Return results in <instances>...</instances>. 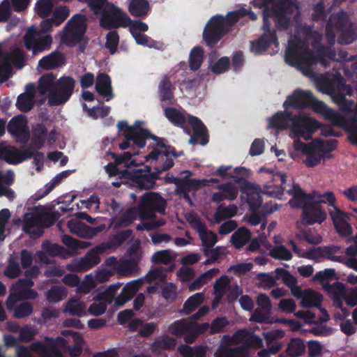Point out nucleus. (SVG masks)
Instances as JSON below:
<instances>
[{"mask_svg":"<svg viewBox=\"0 0 357 357\" xmlns=\"http://www.w3.org/2000/svg\"><path fill=\"white\" fill-rule=\"evenodd\" d=\"M266 190H262L259 185L247 181V205L249 206L252 214L247 218V223L252 226L259 225L262 220H266V215L277 211L279 206L271 202L266 203L261 209V213L257 211L261 206L263 199L261 195H267L270 197L280 198L284 194V188L282 186H272L265 185Z\"/></svg>","mask_w":357,"mask_h":357,"instance_id":"obj_1","label":"nucleus"},{"mask_svg":"<svg viewBox=\"0 0 357 357\" xmlns=\"http://www.w3.org/2000/svg\"><path fill=\"white\" fill-rule=\"evenodd\" d=\"M284 60L289 66L296 67L305 76L312 77L314 75V66L318 62V57L309 47L308 41L300 37L290 38L285 50Z\"/></svg>","mask_w":357,"mask_h":357,"instance_id":"obj_2","label":"nucleus"},{"mask_svg":"<svg viewBox=\"0 0 357 357\" xmlns=\"http://www.w3.org/2000/svg\"><path fill=\"white\" fill-rule=\"evenodd\" d=\"M245 16L244 8L229 12L225 16L220 14L212 16L203 31V40L206 45L213 48L232 29L235 24Z\"/></svg>","mask_w":357,"mask_h":357,"instance_id":"obj_3","label":"nucleus"},{"mask_svg":"<svg viewBox=\"0 0 357 357\" xmlns=\"http://www.w3.org/2000/svg\"><path fill=\"white\" fill-rule=\"evenodd\" d=\"M142 284L141 280H132L128 282L121 289L120 294L115 298L117 291L120 289L122 284L116 282L109 285L102 292L98 294V300L105 301L111 304L114 301L115 305L123 306L126 302L130 301L138 291Z\"/></svg>","mask_w":357,"mask_h":357,"instance_id":"obj_4","label":"nucleus"},{"mask_svg":"<svg viewBox=\"0 0 357 357\" xmlns=\"http://www.w3.org/2000/svg\"><path fill=\"white\" fill-rule=\"evenodd\" d=\"M137 206L139 219L153 220L156 218L157 213L165 214L167 201L158 192L149 191L140 197Z\"/></svg>","mask_w":357,"mask_h":357,"instance_id":"obj_5","label":"nucleus"},{"mask_svg":"<svg viewBox=\"0 0 357 357\" xmlns=\"http://www.w3.org/2000/svg\"><path fill=\"white\" fill-rule=\"evenodd\" d=\"M223 342L215 352V357H245V328L232 337L225 335Z\"/></svg>","mask_w":357,"mask_h":357,"instance_id":"obj_6","label":"nucleus"},{"mask_svg":"<svg viewBox=\"0 0 357 357\" xmlns=\"http://www.w3.org/2000/svg\"><path fill=\"white\" fill-rule=\"evenodd\" d=\"M75 80L70 76L63 75L56 80L52 92L48 96L50 106H59L66 103L72 96Z\"/></svg>","mask_w":357,"mask_h":357,"instance_id":"obj_7","label":"nucleus"},{"mask_svg":"<svg viewBox=\"0 0 357 357\" xmlns=\"http://www.w3.org/2000/svg\"><path fill=\"white\" fill-rule=\"evenodd\" d=\"M131 22L128 14L114 3H108V8L104 10L100 18V25L105 30H112L119 27H127Z\"/></svg>","mask_w":357,"mask_h":357,"instance_id":"obj_8","label":"nucleus"},{"mask_svg":"<svg viewBox=\"0 0 357 357\" xmlns=\"http://www.w3.org/2000/svg\"><path fill=\"white\" fill-rule=\"evenodd\" d=\"M25 48L31 51L32 56H37L51 49L52 37L43 34L40 31L31 27L28 29L24 37Z\"/></svg>","mask_w":357,"mask_h":357,"instance_id":"obj_9","label":"nucleus"},{"mask_svg":"<svg viewBox=\"0 0 357 357\" xmlns=\"http://www.w3.org/2000/svg\"><path fill=\"white\" fill-rule=\"evenodd\" d=\"M151 167L145 165L144 169L137 168L132 171L124 169L122 175L132 180L133 184L139 189H151L155 185L156 180L160 178V174L156 172H151Z\"/></svg>","mask_w":357,"mask_h":357,"instance_id":"obj_10","label":"nucleus"},{"mask_svg":"<svg viewBox=\"0 0 357 357\" xmlns=\"http://www.w3.org/2000/svg\"><path fill=\"white\" fill-rule=\"evenodd\" d=\"M321 91L328 95L344 94L351 96L354 90L350 85H347L345 79L339 72H335L332 78L323 77L319 82Z\"/></svg>","mask_w":357,"mask_h":357,"instance_id":"obj_11","label":"nucleus"},{"mask_svg":"<svg viewBox=\"0 0 357 357\" xmlns=\"http://www.w3.org/2000/svg\"><path fill=\"white\" fill-rule=\"evenodd\" d=\"M319 128V123L315 119L303 115L293 116L291 130L295 136L310 139L311 135Z\"/></svg>","mask_w":357,"mask_h":357,"instance_id":"obj_12","label":"nucleus"},{"mask_svg":"<svg viewBox=\"0 0 357 357\" xmlns=\"http://www.w3.org/2000/svg\"><path fill=\"white\" fill-rule=\"evenodd\" d=\"M317 100L312 91L297 89L287 98V100L283 103V107L286 109L289 108L297 109H314Z\"/></svg>","mask_w":357,"mask_h":357,"instance_id":"obj_13","label":"nucleus"},{"mask_svg":"<svg viewBox=\"0 0 357 357\" xmlns=\"http://www.w3.org/2000/svg\"><path fill=\"white\" fill-rule=\"evenodd\" d=\"M7 130L19 143L26 144L30 139L28 120L23 114L13 117L8 123Z\"/></svg>","mask_w":357,"mask_h":357,"instance_id":"obj_14","label":"nucleus"},{"mask_svg":"<svg viewBox=\"0 0 357 357\" xmlns=\"http://www.w3.org/2000/svg\"><path fill=\"white\" fill-rule=\"evenodd\" d=\"M325 200H313L307 204L302 211L301 218L304 224L312 225L315 223H322L326 219V213L322 209L321 204H325Z\"/></svg>","mask_w":357,"mask_h":357,"instance_id":"obj_15","label":"nucleus"},{"mask_svg":"<svg viewBox=\"0 0 357 357\" xmlns=\"http://www.w3.org/2000/svg\"><path fill=\"white\" fill-rule=\"evenodd\" d=\"M84 20V15L75 14L68 22L67 24H72V29L63 38L64 43L69 47H74L80 43L85 33V28L81 27V24Z\"/></svg>","mask_w":357,"mask_h":357,"instance_id":"obj_16","label":"nucleus"},{"mask_svg":"<svg viewBox=\"0 0 357 357\" xmlns=\"http://www.w3.org/2000/svg\"><path fill=\"white\" fill-rule=\"evenodd\" d=\"M188 122L191 126L193 131L189 139V144L206 145L209 142V135L206 126L202 120L197 116L188 114Z\"/></svg>","mask_w":357,"mask_h":357,"instance_id":"obj_17","label":"nucleus"},{"mask_svg":"<svg viewBox=\"0 0 357 357\" xmlns=\"http://www.w3.org/2000/svg\"><path fill=\"white\" fill-rule=\"evenodd\" d=\"M109 248V245L102 243L93 248L84 258L77 264V268L80 271H87L100 262V255L105 253Z\"/></svg>","mask_w":357,"mask_h":357,"instance_id":"obj_18","label":"nucleus"},{"mask_svg":"<svg viewBox=\"0 0 357 357\" xmlns=\"http://www.w3.org/2000/svg\"><path fill=\"white\" fill-rule=\"evenodd\" d=\"M231 168V166L230 165H221L216 170V174L222 178L227 176L233 178L235 183L239 184L240 190L241 192V202H243V199H245V178L243 176L245 174V167H236L234 170V174L231 173H227V172L230 170Z\"/></svg>","mask_w":357,"mask_h":357,"instance_id":"obj_19","label":"nucleus"},{"mask_svg":"<svg viewBox=\"0 0 357 357\" xmlns=\"http://www.w3.org/2000/svg\"><path fill=\"white\" fill-rule=\"evenodd\" d=\"M287 192L292 196L289 204L294 208L303 210L314 199V194L306 193L298 184H294L292 188Z\"/></svg>","mask_w":357,"mask_h":357,"instance_id":"obj_20","label":"nucleus"},{"mask_svg":"<svg viewBox=\"0 0 357 357\" xmlns=\"http://www.w3.org/2000/svg\"><path fill=\"white\" fill-rule=\"evenodd\" d=\"M191 226L197 230L202 241L203 246L206 248H212L217 242V235L213 232H207L206 225L201 220L199 216L193 215L189 220Z\"/></svg>","mask_w":357,"mask_h":357,"instance_id":"obj_21","label":"nucleus"},{"mask_svg":"<svg viewBox=\"0 0 357 357\" xmlns=\"http://www.w3.org/2000/svg\"><path fill=\"white\" fill-rule=\"evenodd\" d=\"M146 161H155V170L160 174L162 172L169 170L174 165L172 157L168 156L158 148L153 149L145 157Z\"/></svg>","mask_w":357,"mask_h":357,"instance_id":"obj_22","label":"nucleus"},{"mask_svg":"<svg viewBox=\"0 0 357 357\" xmlns=\"http://www.w3.org/2000/svg\"><path fill=\"white\" fill-rule=\"evenodd\" d=\"M331 218L333 220L335 229L339 234L347 236L351 233V227L346 221L347 215L337 206H334V211L329 212Z\"/></svg>","mask_w":357,"mask_h":357,"instance_id":"obj_23","label":"nucleus"},{"mask_svg":"<svg viewBox=\"0 0 357 357\" xmlns=\"http://www.w3.org/2000/svg\"><path fill=\"white\" fill-rule=\"evenodd\" d=\"M293 115L285 109L284 112H278L268 119V126L279 130H284L291 126Z\"/></svg>","mask_w":357,"mask_h":357,"instance_id":"obj_24","label":"nucleus"},{"mask_svg":"<svg viewBox=\"0 0 357 357\" xmlns=\"http://www.w3.org/2000/svg\"><path fill=\"white\" fill-rule=\"evenodd\" d=\"M166 118L174 126L182 128L185 133L191 135V129L186 124L187 119L184 114L175 107H168L165 109Z\"/></svg>","mask_w":357,"mask_h":357,"instance_id":"obj_25","label":"nucleus"},{"mask_svg":"<svg viewBox=\"0 0 357 357\" xmlns=\"http://www.w3.org/2000/svg\"><path fill=\"white\" fill-rule=\"evenodd\" d=\"M159 94L162 102L167 105L174 104V91L175 87L172 84L170 78L167 75H165L158 86Z\"/></svg>","mask_w":357,"mask_h":357,"instance_id":"obj_26","label":"nucleus"},{"mask_svg":"<svg viewBox=\"0 0 357 357\" xmlns=\"http://www.w3.org/2000/svg\"><path fill=\"white\" fill-rule=\"evenodd\" d=\"M96 90L100 96L106 98L107 101L114 98L112 81L108 75L104 73L98 74L96 79Z\"/></svg>","mask_w":357,"mask_h":357,"instance_id":"obj_27","label":"nucleus"},{"mask_svg":"<svg viewBox=\"0 0 357 357\" xmlns=\"http://www.w3.org/2000/svg\"><path fill=\"white\" fill-rule=\"evenodd\" d=\"M151 132L146 128H139L137 130L136 128L130 129L124 135L125 139L131 140L135 145L138 148H144L146 145V140L151 139Z\"/></svg>","mask_w":357,"mask_h":357,"instance_id":"obj_28","label":"nucleus"},{"mask_svg":"<svg viewBox=\"0 0 357 357\" xmlns=\"http://www.w3.org/2000/svg\"><path fill=\"white\" fill-rule=\"evenodd\" d=\"M263 335L266 341L267 349L269 350L271 354H277L282 347V344L278 340L284 337V331L282 330L267 331L263 332Z\"/></svg>","mask_w":357,"mask_h":357,"instance_id":"obj_29","label":"nucleus"},{"mask_svg":"<svg viewBox=\"0 0 357 357\" xmlns=\"http://www.w3.org/2000/svg\"><path fill=\"white\" fill-rule=\"evenodd\" d=\"M32 132L31 144L36 150H40L45 145L47 137V129L43 123H38L33 126Z\"/></svg>","mask_w":357,"mask_h":357,"instance_id":"obj_30","label":"nucleus"},{"mask_svg":"<svg viewBox=\"0 0 357 357\" xmlns=\"http://www.w3.org/2000/svg\"><path fill=\"white\" fill-rule=\"evenodd\" d=\"M63 56L61 52L54 51L40 59L38 61V66L42 69L45 70L54 69L61 66L63 63Z\"/></svg>","mask_w":357,"mask_h":357,"instance_id":"obj_31","label":"nucleus"},{"mask_svg":"<svg viewBox=\"0 0 357 357\" xmlns=\"http://www.w3.org/2000/svg\"><path fill=\"white\" fill-rule=\"evenodd\" d=\"M150 10V5L147 0H131L128 6V11L136 17L145 18Z\"/></svg>","mask_w":357,"mask_h":357,"instance_id":"obj_32","label":"nucleus"},{"mask_svg":"<svg viewBox=\"0 0 357 357\" xmlns=\"http://www.w3.org/2000/svg\"><path fill=\"white\" fill-rule=\"evenodd\" d=\"M56 76L52 73L42 75L38 81V90L40 95L51 94L56 83Z\"/></svg>","mask_w":357,"mask_h":357,"instance_id":"obj_33","label":"nucleus"},{"mask_svg":"<svg viewBox=\"0 0 357 357\" xmlns=\"http://www.w3.org/2000/svg\"><path fill=\"white\" fill-rule=\"evenodd\" d=\"M237 213V207L234 204L229 206H223L220 204L218 206L214 214V220L215 223H220L222 221L232 218Z\"/></svg>","mask_w":357,"mask_h":357,"instance_id":"obj_34","label":"nucleus"},{"mask_svg":"<svg viewBox=\"0 0 357 357\" xmlns=\"http://www.w3.org/2000/svg\"><path fill=\"white\" fill-rule=\"evenodd\" d=\"M305 351V344L301 338H291L289 342L286 354L291 357H298L302 356Z\"/></svg>","mask_w":357,"mask_h":357,"instance_id":"obj_35","label":"nucleus"},{"mask_svg":"<svg viewBox=\"0 0 357 357\" xmlns=\"http://www.w3.org/2000/svg\"><path fill=\"white\" fill-rule=\"evenodd\" d=\"M31 348L33 351H40L47 357H64L61 351L54 344H52L50 348L48 349L44 343L36 342L31 345Z\"/></svg>","mask_w":357,"mask_h":357,"instance_id":"obj_36","label":"nucleus"},{"mask_svg":"<svg viewBox=\"0 0 357 357\" xmlns=\"http://www.w3.org/2000/svg\"><path fill=\"white\" fill-rule=\"evenodd\" d=\"M328 22H331V24L336 29L337 31H339L352 24L349 16L344 12L332 14Z\"/></svg>","mask_w":357,"mask_h":357,"instance_id":"obj_37","label":"nucleus"},{"mask_svg":"<svg viewBox=\"0 0 357 357\" xmlns=\"http://www.w3.org/2000/svg\"><path fill=\"white\" fill-rule=\"evenodd\" d=\"M200 185V181L197 179H190L188 176L180 178L177 183L178 190L183 194L184 197L190 201L188 192L192 189H197Z\"/></svg>","mask_w":357,"mask_h":357,"instance_id":"obj_38","label":"nucleus"},{"mask_svg":"<svg viewBox=\"0 0 357 357\" xmlns=\"http://www.w3.org/2000/svg\"><path fill=\"white\" fill-rule=\"evenodd\" d=\"M204 300V294L202 292L196 293L192 296L189 297L184 303L183 306L182 312L185 314H190L195 310V309L200 305Z\"/></svg>","mask_w":357,"mask_h":357,"instance_id":"obj_39","label":"nucleus"},{"mask_svg":"<svg viewBox=\"0 0 357 357\" xmlns=\"http://www.w3.org/2000/svg\"><path fill=\"white\" fill-rule=\"evenodd\" d=\"M322 301V296L319 293L312 289H307L301 304L304 307H319L321 305Z\"/></svg>","mask_w":357,"mask_h":357,"instance_id":"obj_40","label":"nucleus"},{"mask_svg":"<svg viewBox=\"0 0 357 357\" xmlns=\"http://www.w3.org/2000/svg\"><path fill=\"white\" fill-rule=\"evenodd\" d=\"M204 60V50L200 46L194 47L189 56V66L191 70H197Z\"/></svg>","mask_w":357,"mask_h":357,"instance_id":"obj_41","label":"nucleus"},{"mask_svg":"<svg viewBox=\"0 0 357 357\" xmlns=\"http://www.w3.org/2000/svg\"><path fill=\"white\" fill-rule=\"evenodd\" d=\"M176 344V342L174 337H167L162 340H157L154 341L151 346V349L153 353L160 354L162 349H173Z\"/></svg>","mask_w":357,"mask_h":357,"instance_id":"obj_42","label":"nucleus"},{"mask_svg":"<svg viewBox=\"0 0 357 357\" xmlns=\"http://www.w3.org/2000/svg\"><path fill=\"white\" fill-rule=\"evenodd\" d=\"M340 31V34L337 38V43L341 45L351 44L357 38V31L353 24Z\"/></svg>","mask_w":357,"mask_h":357,"instance_id":"obj_43","label":"nucleus"},{"mask_svg":"<svg viewBox=\"0 0 357 357\" xmlns=\"http://www.w3.org/2000/svg\"><path fill=\"white\" fill-rule=\"evenodd\" d=\"M35 105V98L27 93H21L18 96L16 102L17 108L24 113L32 109Z\"/></svg>","mask_w":357,"mask_h":357,"instance_id":"obj_44","label":"nucleus"},{"mask_svg":"<svg viewBox=\"0 0 357 357\" xmlns=\"http://www.w3.org/2000/svg\"><path fill=\"white\" fill-rule=\"evenodd\" d=\"M137 216L139 217L138 206L130 207L123 213L118 220L117 225L121 227H128L137 219Z\"/></svg>","mask_w":357,"mask_h":357,"instance_id":"obj_45","label":"nucleus"},{"mask_svg":"<svg viewBox=\"0 0 357 357\" xmlns=\"http://www.w3.org/2000/svg\"><path fill=\"white\" fill-rule=\"evenodd\" d=\"M22 273L19 263L16 261L13 255H11L8 259V263L6 267L3 274L10 279H15Z\"/></svg>","mask_w":357,"mask_h":357,"instance_id":"obj_46","label":"nucleus"},{"mask_svg":"<svg viewBox=\"0 0 357 357\" xmlns=\"http://www.w3.org/2000/svg\"><path fill=\"white\" fill-rule=\"evenodd\" d=\"M137 264L133 259H126L117 265L116 271L119 275L126 276L131 275L137 269Z\"/></svg>","mask_w":357,"mask_h":357,"instance_id":"obj_47","label":"nucleus"},{"mask_svg":"<svg viewBox=\"0 0 357 357\" xmlns=\"http://www.w3.org/2000/svg\"><path fill=\"white\" fill-rule=\"evenodd\" d=\"M152 262L154 264H169L174 260L172 251L167 249L155 252L152 257Z\"/></svg>","mask_w":357,"mask_h":357,"instance_id":"obj_48","label":"nucleus"},{"mask_svg":"<svg viewBox=\"0 0 357 357\" xmlns=\"http://www.w3.org/2000/svg\"><path fill=\"white\" fill-rule=\"evenodd\" d=\"M66 296V289L60 286H52L47 292V300L53 303L61 301Z\"/></svg>","mask_w":357,"mask_h":357,"instance_id":"obj_49","label":"nucleus"},{"mask_svg":"<svg viewBox=\"0 0 357 357\" xmlns=\"http://www.w3.org/2000/svg\"><path fill=\"white\" fill-rule=\"evenodd\" d=\"M65 311L69 312L71 315L77 317H82L86 314L84 304L75 299H72L67 303Z\"/></svg>","mask_w":357,"mask_h":357,"instance_id":"obj_50","label":"nucleus"},{"mask_svg":"<svg viewBox=\"0 0 357 357\" xmlns=\"http://www.w3.org/2000/svg\"><path fill=\"white\" fill-rule=\"evenodd\" d=\"M275 278L282 279L283 282L289 287H293L297 284V279L289 271L282 268H278L275 271Z\"/></svg>","mask_w":357,"mask_h":357,"instance_id":"obj_51","label":"nucleus"},{"mask_svg":"<svg viewBox=\"0 0 357 357\" xmlns=\"http://www.w3.org/2000/svg\"><path fill=\"white\" fill-rule=\"evenodd\" d=\"M192 321H186L185 320H178L174 322L171 326V332L177 336H184L186 332L190 330Z\"/></svg>","mask_w":357,"mask_h":357,"instance_id":"obj_52","label":"nucleus"},{"mask_svg":"<svg viewBox=\"0 0 357 357\" xmlns=\"http://www.w3.org/2000/svg\"><path fill=\"white\" fill-rule=\"evenodd\" d=\"M306 158L304 163L308 167H314L319 165L321 161V155L319 154L317 147L314 145L308 153H305Z\"/></svg>","mask_w":357,"mask_h":357,"instance_id":"obj_53","label":"nucleus"},{"mask_svg":"<svg viewBox=\"0 0 357 357\" xmlns=\"http://www.w3.org/2000/svg\"><path fill=\"white\" fill-rule=\"evenodd\" d=\"M329 96L332 98L333 101L339 106L342 111L346 112L351 111V108L354 105V100H348L344 97V94Z\"/></svg>","mask_w":357,"mask_h":357,"instance_id":"obj_54","label":"nucleus"},{"mask_svg":"<svg viewBox=\"0 0 357 357\" xmlns=\"http://www.w3.org/2000/svg\"><path fill=\"white\" fill-rule=\"evenodd\" d=\"M43 249L50 256H63L66 252V249L56 243H52L49 241H43L42 244Z\"/></svg>","mask_w":357,"mask_h":357,"instance_id":"obj_55","label":"nucleus"},{"mask_svg":"<svg viewBox=\"0 0 357 357\" xmlns=\"http://www.w3.org/2000/svg\"><path fill=\"white\" fill-rule=\"evenodd\" d=\"M337 140L335 139H331L328 140H324L318 138L314 139V145L317 147L319 152H332L334 151L337 146Z\"/></svg>","mask_w":357,"mask_h":357,"instance_id":"obj_56","label":"nucleus"},{"mask_svg":"<svg viewBox=\"0 0 357 357\" xmlns=\"http://www.w3.org/2000/svg\"><path fill=\"white\" fill-rule=\"evenodd\" d=\"M270 255L276 259L289 261L292 258L291 252L284 245L275 246L270 251Z\"/></svg>","mask_w":357,"mask_h":357,"instance_id":"obj_57","label":"nucleus"},{"mask_svg":"<svg viewBox=\"0 0 357 357\" xmlns=\"http://www.w3.org/2000/svg\"><path fill=\"white\" fill-rule=\"evenodd\" d=\"M33 310V305L31 303L22 302L14 309V317L17 319H22L31 315Z\"/></svg>","mask_w":357,"mask_h":357,"instance_id":"obj_58","label":"nucleus"},{"mask_svg":"<svg viewBox=\"0 0 357 357\" xmlns=\"http://www.w3.org/2000/svg\"><path fill=\"white\" fill-rule=\"evenodd\" d=\"M84 109L87 112L88 115L93 119L107 116L110 110L108 106L88 108L86 104H84Z\"/></svg>","mask_w":357,"mask_h":357,"instance_id":"obj_59","label":"nucleus"},{"mask_svg":"<svg viewBox=\"0 0 357 357\" xmlns=\"http://www.w3.org/2000/svg\"><path fill=\"white\" fill-rule=\"evenodd\" d=\"M52 0H38L36 3L37 13L42 18L48 17L52 11Z\"/></svg>","mask_w":357,"mask_h":357,"instance_id":"obj_60","label":"nucleus"},{"mask_svg":"<svg viewBox=\"0 0 357 357\" xmlns=\"http://www.w3.org/2000/svg\"><path fill=\"white\" fill-rule=\"evenodd\" d=\"M256 280L258 281V285L264 289H270L276 285L275 276L273 278L268 273H261L257 275Z\"/></svg>","mask_w":357,"mask_h":357,"instance_id":"obj_61","label":"nucleus"},{"mask_svg":"<svg viewBox=\"0 0 357 357\" xmlns=\"http://www.w3.org/2000/svg\"><path fill=\"white\" fill-rule=\"evenodd\" d=\"M119 43V36L116 31H110L106 36L105 47L114 54L117 50Z\"/></svg>","mask_w":357,"mask_h":357,"instance_id":"obj_62","label":"nucleus"},{"mask_svg":"<svg viewBox=\"0 0 357 357\" xmlns=\"http://www.w3.org/2000/svg\"><path fill=\"white\" fill-rule=\"evenodd\" d=\"M230 66V60L227 56L220 58L212 66L211 71L216 75L227 72Z\"/></svg>","mask_w":357,"mask_h":357,"instance_id":"obj_63","label":"nucleus"},{"mask_svg":"<svg viewBox=\"0 0 357 357\" xmlns=\"http://www.w3.org/2000/svg\"><path fill=\"white\" fill-rule=\"evenodd\" d=\"M231 241L236 248H241L245 245V226H241L234 232Z\"/></svg>","mask_w":357,"mask_h":357,"instance_id":"obj_64","label":"nucleus"}]
</instances>
